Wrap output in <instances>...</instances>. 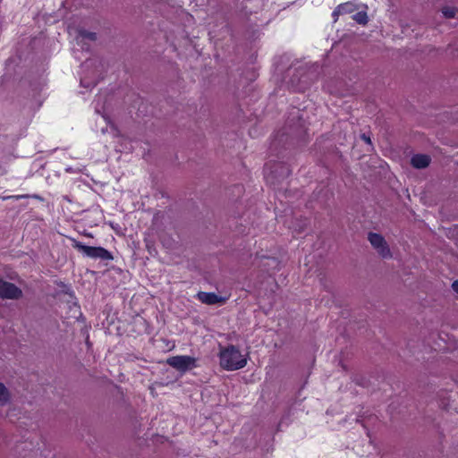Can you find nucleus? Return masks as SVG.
Segmentation results:
<instances>
[{
  "label": "nucleus",
  "mask_w": 458,
  "mask_h": 458,
  "mask_svg": "<svg viewBox=\"0 0 458 458\" xmlns=\"http://www.w3.org/2000/svg\"><path fill=\"white\" fill-rule=\"evenodd\" d=\"M220 365L226 370H236L246 366L247 360L234 345H229L220 351Z\"/></svg>",
  "instance_id": "obj_1"
},
{
  "label": "nucleus",
  "mask_w": 458,
  "mask_h": 458,
  "mask_svg": "<svg viewBox=\"0 0 458 458\" xmlns=\"http://www.w3.org/2000/svg\"><path fill=\"white\" fill-rule=\"evenodd\" d=\"M291 174L288 165L283 163L267 164L265 166V177L268 183L276 185L287 178Z\"/></svg>",
  "instance_id": "obj_2"
},
{
  "label": "nucleus",
  "mask_w": 458,
  "mask_h": 458,
  "mask_svg": "<svg viewBox=\"0 0 458 458\" xmlns=\"http://www.w3.org/2000/svg\"><path fill=\"white\" fill-rule=\"evenodd\" d=\"M72 246L85 256L94 259L112 260L114 259L112 253L103 247L87 246L78 241H73Z\"/></svg>",
  "instance_id": "obj_3"
},
{
  "label": "nucleus",
  "mask_w": 458,
  "mask_h": 458,
  "mask_svg": "<svg viewBox=\"0 0 458 458\" xmlns=\"http://www.w3.org/2000/svg\"><path fill=\"white\" fill-rule=\"evenodd\" d=\"M196 359L187 355L173 356L167 359L166 363L178 371L184 373L196 367Z\"/></svg>",
  "instance_id": "obj_4"
},
{
  "label": "nucleus",
  "mask_w": 458,
  "mask_h": 458,
  "mask_svg": "<svg viewBox=\"0 0 458 458\" xmlns=\"http://www.w3.org/2000/svg\"><path fill=\"white\" fill-rule=\"evenodd\" d=\"M368 240L377 253L384 259L391 258L392 253L385 238L376 233H369Z\"/></svg>",
  "instance_id": "obj_5"
},
{
  "label": "nucleus",
  "mask_w": 458,
  "mask_h": 458,
  "mask_svg": "<svg viewBox=\"0 0 458 458\" xmlns=\"http://www.w3.org/2000/svg\"><path fill=\"white\" fill-rule=\"evenodd\" d=\"M22 292L14 284L4 281L0 278V298L2 299H19Z\"/></svg>",
  "instance_id": "obj_6"
},
{
  "label": "nucleus",
  "mask_w": 458,
  "mask_h": 458,
  "mask_svg": "<svg viewBox=\"0 0 458 458\" xmlns=\"http://www.w3.org/2000/svg\"><path fill=\"white\" fill-rule=\"evenodd\" d=\"M197 299L204 304L214 305L217 303H224L225 298L216 294L215 293L199 292Z\"/></svg>",
  "instance_id": "obj_7"
},
{
  "label": "nucleus",
  "mask_w": 458,
  "mask_h": 458,
  "mask_svg": "<svg viewBox=\"0 0 458 458\" xmlns=\"http://www.w3.org/2000/svg\"><path fill=\"white\" fill-rule=\"evenodd\" d=\"M356 9H357V6L353 3L347 2L344 4H339L335 9L332 15L335 18V21H336L339 15L352 13L353 12L356 11Z\"/></svg>",
  "instance_id": "obj_8"
},
{
  "label": "nucleus",
  "mask_w": 458,
  "mask_h": 458,
  "mask_svg": "<svg viewBox=\"0 0 458 458\" xmlns=\"http://www.w3.org/2000/svg\"><path fill=\"white\" fill-rule=\"evenodd\" d=\"M431 158L428 155L417 154L411 157V164L414 168L423 169L429 165Z\"/></svg>",
  "instance_id": "obj_9"
},
{
  "label": "nucleus",
  "mask_w": 458,
  "mask_h": 458,
  "mask_svg": "<svg viewBox=\"0 0 458 458\" xmlns=\"http://www.w3.org/2000/svg\"><path fill=\"white\" fill-rule=\"evenodd\" d=\"M10 401V393L7 387L0 383V405L4 406Z\"/></svg>",
  "instance_id": "obj_10"
},
{
  "label": "nucleus",
  "mask_w": 458,
  "mask_h": 458,
  "mask_svg": "<svg viewBox=\"0 0 458 458\" xmlns=\"http://www.w3.org/2000/svg\"><path fill=\"white\" fill-rule=\"evenodd\" d=\"M441 12L445 18L453 19L458 17V8L454 6H444Z\"/></svg>",
  "instance_id": "obj_11"
},
{
  "label": "nucleus",
  "mask_w": 458,
  "mask_h": 458,
  "mask_svg": "<svg viewBox=\"0 0 458 458\" xmlns=\"http://www.w3.org/2000/svg\"><path fill=\"white\" fill-rule=\"evenodd\" d=\"M301 75H302L301 71H298L296 74L293 75L292 80H291L293 84L295 82V80H298L299 83L296 84L295 89H296V90H300V91L303 90L307 85L306 80H303V81L301 80Z\"/></svg>",
  "instance_id": "obj_12"
},
{
  "label": "nucleus",
  "mask_w": 458,
  "mask_h": 458,
  "mask_svg": "<svg viewBox=\"0 0 458 458\" xmlns=\"http://www.w3.org/2000/svg\"><path fill=\"white\" fill-rule=\"evenodd\" d=\"M352 19L359 24L365 25L368 22V15L366 12H358L353 16Z\"/></svg>",
  "instance_id": "obj_13"
},
{
  "label": "nucleus",
  "mask_w": 458,
  "mask_h": 458,
  "mask_svg": "<svg viewBox=\"0 0 458 458\" xmlns=\"http://www.w3.org/2000/svg\"><path fill=\"white\" fill-rule=\"evenodd\" d=\"M79 36L83 39H89L91 41H95L97 39V34L95 32H90L87 30H80Z\"/></svg>",
  "instance_id": "obj_14"
},
{
  "label": "nucleus",
  "mask_w": 458,
  "mask_h": 458,
  "mask_svg": "<svg viewBox=\"0 0 458 458\" xmlns=\"http://www.w3.org/2000/svg\"><path fill=\"white\" fill-rule=\"evenodd\" d=\"M295 119H298V120H301L302 117L301 115V111L299 109H295L293 110L292 113H291V118H289V125L290 126H293L292 123L295 120Z\"/></svg>",
  "instance_id": "obj_15"
},
{
  "label": "nucleus",
  "mask_w": 458,
  "mask_h": 458,
  "mask_svg": "<svg viewBox=\"0 0 458 458\" xmlns=\"http://www.w3.org/2000/svg\"><path fill=\"white\" fill-rule=\"evenodd\" d=\"M30 195H17V196H8V197H4V199H24V198H30ZM32 198L34 199H42L40 196L35 194V195H31Z\"/></svg>",
  "instance_id": "obj_16"
},
{
  "label": "nucleus",
  "mask_w": 458,
  "mask_h": 458,
  "mask_svg": "<svg viewBox=\"0 0 458 458\" xmlns=\"http://www.w3.org/2000/svg\"><path fill=\"white\" fill-rule=\"evenodd\" d=\"M307 128L305 127L304 123H300L299 127L296 129L297 135H301L302 132H306Z\"/></svg>",
  "instance_id": "obj_17"
},
{
  "label": "nucleus",
  "mask_w": 458,
  "mask_h": 458,
  "mask_svg": "<svg viewBox=\"0 0 458 458\" xmlns=\"http://www.w3.org/2000/svg\"><path fill=\"white\" fill-rule=\"evenodd\" d=\"M361 139L362 140H364L366 143L371 145V140H370V137L365 133L361 134Z\"/></svg>",
  "instance_id": "obj_18"
},
{
  "label": "nucleus",
  "mask_w": 458,
  "mask_h": 458,
  "mask_svg": "<svg viewBox=\"0 0 458 458\" xmlns=\"http://www.w3.org/2000/svg\"><path fill=\"white\" fill-rule=\"evenodd\" d=\"M452 288L453 290L458 293V281H454L453 284H452Z\"/></svg>",
  "instance_id": "obj_19"
}]
</instances>
